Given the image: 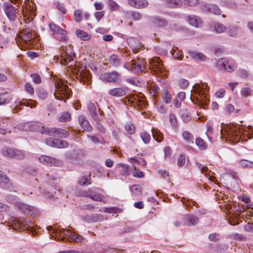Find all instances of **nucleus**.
Wrapping results in <instances>:
<instances>
[{
	"mask_svg": "<svg viewBox=\"0 0 253 253\" xmlns=\"http://www.w3.org/2000/svg\"><path fill=\"white\" fill-rule=\"evenodd\" d=\"M68 146V143L64 140L56 139V146L55 147L59 148H64Z\"/></svg>",
	"mask_w": 253,
	"mask_h": 253,
	"instance_id": "43",
	"label": "nucleus"
},
{
	"mask_svg": "<svg viewBox=\"0 0 253 253\" xmlns=\"http://www.w3.org/2000/svg\"><path fill=\"white\" fill-rule=\"evenodd\" d=\"M169 120L171 125L173 127H176L177 126V119L175 116L173 114H169Z\"/></svg>",
	"mask_w": 253,
	"mask_h": 253,
	"instance_id": "60",
	"label": "nucleus"
},
{
	"mask_svg": "<svg viewBox=\"0 0 253 253\" xmlns=\"http://www.w3.org/2000/svg\"><path fill=\"white\" fill-rule=\"evenodd\" d=\"M133 176L138 178H142L144 176V174L141 171L135 168L133 172Z\"/></svg>",
	"mask_w": 253,
	"mask_h": 253,
	"instance_id": "64",
	"label": "nucleus"
},
{
	"mask_svg": "<svg viewBox=\"0 0 253 253\" xmlns=\"http://www.w3.org/2000/svg\"><path fill=\"white\" fill-rule=\"evenodd\" d=\"M217 64L219 66L221 64V68H223L224 70H226L229 72H232L236 68V66L234 64L231 65L229 64L228 61H226L223 59L218 60Z\"/></svg>",
	"mask_w": 253,
	"mask_h": 253,
	"instance_id": "19",
	"label": "nucleus"
},
{
	"mask_svg": "<svg viewBox=\"0 0 253 253\" xmlns=\"http://www.w3.org/2000/svg\"><path fill=\"white\" fill-rule=\"evenodd\" d=\"M239 165L243 168H253V162L248 160H242L239 162Z\"/></svg>",
	"mask_w": 253,
	"mask_h": 253,
	"instance_id": "40",
	"label": "nucleus"
},
{
	"mask_svg": "<svg viewBox=\"0 0 253 253\" xmlns=\"http://www.w3.org/2000/svg\"><path fill=\"white\" fill-rule=\"evenodd\" d=\"M126 92L127 87L126 86H121L110 89L108 93L111 96L121 97L125 95Z\"/></svg>",
	"mask_w": 253,
	"mask_h": 253,
	"instance_id": "14",
	"label": "nucleus"
},
{
	"mask_svg": "<svg viewBox=\"0 0 253 253\" xmlns=\"http://www.w3.org/2000/svg\"><path fill=\"white\" fill-rule=\"evenodd\" d=\"M195 144L201 150H204L207 148V144L205 141L201 138H197L196 139Z\"/></svg>",
	"mask_w": 253,
	"mask_h": 253,
	"instance_id": "37",
	"label": "nucleus"
},
{
	"mask_svg": "<svg viewBox=\"0 0 253 253\" xmlns=\"http://www.w3.org/2000/svg\"><path fill=\"white\" fill-rule=\"evenodd\" d=\"M252 92V89L249 87H244L241 90V93L242 95L245 97H247L251 95Z\"/></svg>",
	"mask_w": 253,
	"mask_h": 253,
	"instance_id": "49",
	"label": "nucleus"
},
{
	"mask_svg": "<svg viewBox=\"0 0 253 253\" xmlns=\"http://www.w3.org/2000/svg\"><path fill=\"white\" fill-rule=\"evenodd\" d=\"M38 97L41 99H45L48 96V94L46 91L43 88H39L37 90Z\"/></svg>",
	"mask_w": 253,
	"mask_h": 253,
	"instance_id": "41",
	"label": "nucleus"
},
{
	"mask_svg": "<svg viewBox=\"0 0 253 253\" xmlns=\"http://www.w3.org/2000/svg\"><path fill=\"white\" fill-rule=\"evenodd\" d=\"M156 25L159 27H165L167 25V22L164 19L156 18L154 21Z\"/></svg>",
	"mask_w": 253,
	"mask_h": 253,
	"instance_id": "48",
	"label": "nucleus"
},
{
	"mask_svg": "<svg viewBox=\"0 0 253 253\" xmlns=\"http://www.w3.org/2000/svg\"><path fill=\"white\" fill-rule=\"evenodd\" d=\"M186 20L192 26L195 27H201L203 23L201 18L196 15H189L186 17Z\"/></svg>",
	"mask_w": 253,
	"mask_h": 253,
	"instance_id": "15",
	"label": "nucleus"
},
{
	"mask_svg": "<svg viewBox=\"0 0 253 253\" xmlns=\"http://www.w3.org/2000/svg\"><path fill=\"white\" fill-rule=\"evenodd\" d=\"M47 230L48 231H52V233H56V235H58V240H60L61 239V237L62 235V233H63V232H64V228H62V229H55V228H53V227L52 226H47Z\"/></svg>",
	"mask_w": 253,
	"mask_h": 253,
	"instance_id": "38",
	"label": "nucleus"
},
{
	"mask_svg": "<svg viewBox=\"0 0 253 253\" xmlns=\"http://www.w3.org/2000/svg\"><path fill=\"white\" fill-rule=\"evenodd\" d=\"M209 11L214 14L220 15L221 14L220 9L215 5H211L208 8Z\"/></svg>",
	"mask_w": 253,
	"mask_h": 253,
	"instance_id": "45",
	"label": "nucleus"
},
{
	"mask_svg": "<svg viewBox=\"0 0 253 253\" xmlns=\"http://www.w3.org/2000/svg\"><path fill=\"white\" fill-rule=\"evenodd\" d=\"M182 137L187 143L189 144H194V136L188 131H184L182 133Z\"/></svg>",
	"mask_w": 253,
	"mask_h": 253,
	"instance_id": "32",
	"label": "nucleus"
},
{
	"mask_svg": "<svg viewBox=\"0 0 253 253\" xmlns=\"http://www.w3.org/2000/svg\"><path fill=\"white\" fill-rule=\"evenodd\" d=\"M226 29V27L222 24L217 23L214 25V30L217 33H222L225 31Z\"/></svg>",
	"mask_w": 253,
	"mask_h": 253,
	"instance_id": "42",
	"label": "nucleus"
},
{
	"mask_svg": "<svg viewBox=\"0 0 253 253\" xmlns=\"http://www.w3.org/2000/svg\"><path fill=\"white\" fill-rule=\"evenodd\" d=\"M141 18L142 15L139 12L133 11L131 13V18L133 20H139Z\"/></svg>",
	"mask_w": 253,
	"mask_h": 253,
	"instance_id": "59",
	"label": "nucleus"
},
{
	"mask_svg": "<svg viewBox=\"0 0 253 253\" xmlns=\"http://www.w3.org/2000/svg\"><path fill=\"white\" fill-rule=\"evenodd\" d=\"M31 131H36L41 132L42 134H44L45 130L48 127H45L40 122H31Z\"/></svg>",
	"mask_w": 253,
	"mask_h": 253,
	"instance_id": "20",
	"label": "nucleus"
},
{
	"mask_svg": "<svg viewBox=\"0 0 253 253\" xmlns=\"http://www.w3.org/2000/svg\"><path fill=\"white\" fill-rule=\"evenodd\" d=\"M189 55L196 61H204L206 60V56L202 53L195 51H190Z\"/></svg>",
	"mask_w": 253,
	"mask_h": 253,
	"instance_id": "29",
	"label": "nucleus"
},
{
	"mask_svg": "<svg viewBox=\"0 0 253 253\" xmlns=\"http://www.w3.org/2000/svg\"><path fill=\"white\" fill-rule=\"evenodd\" d=\"M56 139H54L52 138H47L45 139V142L47 145L55 147Z\"/></svg>",
	"mask_w": 253,
	"mask_h": 253,
	"instance_id": "58",
	"label": "nucleus"
},
{
	"mask_svg": "<svg viewBox=\"0 0 253 253\" xmlns=\"http://www.w3.org/2000/svg\"><path fill=\"white\" fill-rule=\"evenodd\" d=\"M75 55L74 53L70 52L69 53L67 51L65 52V54L61 57V62L62 64H67L71 61L73 60V57Z\"/></svg>",
	"mask_w": 253,
	"mask_h": 253,
	"instance_id": "25",
	"label": "nucleus"
},
{
	"mask_svg": "<svg viewBox=\"0 0 253 253\" xmlns=\"http://www.w3.org/2000/svg\"><path fill=\"white\" fill-rule=\"evenodd\" d=\"M126 130L129 134H133L135 132V126L131 123H127L125 126Z\"/></svg>",
	"mask_w": 253,
	"mask_h": 253,
	"instance_id": "51",
	"label": "nucleus"
},
{
	"mask_svg": "<svg viewBox=\"0 0 253 253\" xmlns=\"http://www.w3.org/2000/svg\"><path fill=\"white\" fill-rule=\"evenodd\" d=\"M116 169L120 172L122 175H128L129 174L130 169L127 165L119 163L116 166Z\"/></svg>",
	"mask_w": 253,
	"mask_h": 253,
	"instance_id": "22",
	"label": "nucleus"
},
{
	"mask_svg": "<svg viewBox=\"0 0 253 253\" xmlns=\"http://www.w3.org/2000/svg\"><path fill=\"white\" fill-rule=\"evenodd\" d=\"M220 131L222 138L237 143L242 138L241 133L243 134V126L233 124L222 125Z\"/></svg>",
	"mask_w": 253,
	"mask_h": 253,
	"instance_id": "1",
	"label": "nucleus"
},
{
	"mask_svg": "<svg viewBox=\"0 0 253 253\" xmlns=\"http://www.w3.org/2000/svg\"><path fill=\"white\" fill-rule=\"evenodd\" d=\"M150 63L151 65L152 71L156 75L166 76L165 69L163 64L159 57H154L151 59Z\"/></svg>",
	"mask_w": 253,
	"mask_h": 253,
	"instance_id": "8",
	"label": "nucleus"
},
{
	"mask_svg": "<svg viewBox=\"0 0 253 253\" xmlns=\"http://www.w3.org/2000/svg\"><path fill=\"white\" fill-rule=\"evenodd\" d=\"M180 116L182 120L185 122H188L191 119L190 113L186 109H182L181 110Z\"/></svg>",
	"mask_w": 253,
	"mask_h": 253,
	"instance_id": "33",
	"label": "nucleus"
},
{
	"mask_svg": "<svg viewBox=\"0 0 253 253\" xmlns=\"http://www.w3.org/2000/svg\"><path fill=\"white\" fill-rule=\"evenodd\" d=\"M15 149L6 148L3 149L1 151V154L3 156L8 157L14 158Z\"/></svg>",
	"mask_w": 253,
	"mask_h": 253,
	"instance_id": "36",
	"label": "nucleus"
},
{
	"mask_svg": "<svg viewBox=\"0 0 253 253\" xmlns=\"http://www.w3.org/2000/svg\"><path fill=\"white\" fill-rule=\"evenodd\" d=\"M103 211L108 213H117L120 212V210L118 208L112 207L110 208H105Z\"/></svg>",
	"mask_w": 253,
	"mask_h": 253,
	"instance_id": "61",
	"label": "nucleus"
},
{
	"mask_svg": "<svg viewBox=\"0 0 253 253\" xmlns=\"http://www.w3.org/2000/svg\"><path fill=\"white\" fill-rule=\"evenodd\" d=\"M79 122L82 128L84 130L89 131L92 129L91 126L89 124L88 122L84 116H81L79 117Z\"/></svg>",
	"mask_w": 253,
	"mask_h": 253,
	"instance_id": "21",
	"label": "nucleus"
},
{
	"mask_svg": "<svg viewBox=\"0 0 253 253\" xmlns=\"http://www.w3.org/2000/svg\"><path fill=\"white\" fill-rule=\"evenodd\" d=\"M74 17L75 20L77 22H80L82 21L83 16H82V12L81 10L77 9L74 12Z\"/></svg>",
	"mask_w": 253,
	"mask_h": 253,
	"instance_id": "50",
	"label": "nucleus"
},
{
	"mask_svg": "<svg viewBox=\"0 0 253 253\" xmlns=\"http://www.w3.org/2000/svg\"><path fill=\"white\" fill-rule=\"evenodd\" d=\"M141 137L145 143H148L151 139V136L146 131H143L140 134Z\"/></svg>",
	"mask_w": 253,
	"mask_h": 253,
	"instance_id": "47",
	"label": "nucleus"
},
{
	"mask_svg": "<svg viewBox=\"0 0 253 253\" xmlns=\"http://www.w3.org/2000/svg\"><path fill=\"white\" fill-rule=\"evenodd\" d=\"M88 109L92 118L95 121H98V115L96 111V107L93 103H89L88 105Z\"/></svg>",
	"mask_w": 253,
	"mask_h": 253,
	"instance_id": "30",
	"label": "nucleus"
},
{
	"mask_svg": "<svg viewBox=\"0 0 253 253\" xmlns=\"http://www.w3.org/2000/svg\"><path fill=\"white\" fill-rule=\"evenodd\" d=\"M149 87L150 90V92L153 94V95H155L159 92V88L157 85H156L154 84H151Z\"/></svg>",
	"mask_w": 253,
	"mask_h": 253,
	"instance_id": "57",
	"label": "nucleus"
},
{
	"mask_svg": "<svg viewBox=\"0 0 253 253\" xmlns=\"http://www.w3.org/2000/svg\"><path fill=\"white\" fill-rule=\"evenodd\" d=\"M244 211L241 212V216L244 219H248L253 216V209L249 207L247 205L243 206Z\"/></svg>",
	"mask_w": 253,
	"mask_h": 253,
	"instance_id": "27",
	"label": "nucleus"
},
{
	"mask_svg": "<svg viewBox=\"0 0 253 253\" xmlns=\"http://www.w3.org/2000/svg\"><path fill=\"white\" fill-rule=\"evenodd\" d=\"M81 76L82 78L83 81L85 82L88 84V82H89L91 78L90 74L87 71H84L81 72Z\"/></svg>",
	"mask_w": 253,
	"mask_h": 253,
	"instance_id": "44",
	"label": "nucleus"
},
{
	"mask_svg": "<svg viewBox=\"0 0 253 253\" xmlns=\"http://www.w3.org/2000/svg\"><path fill=\"white\" fill-rule=\"evenodd\" d=\"M99 78L101 81L109 83L118 84L121 82V75L116 71L101 73Z\"/></svg>",
	"mask_w": 253,
	"mask_h": 253,
	"instance_id": "6",
	"label": "nucleus"
},
{
	"mask_svg": "<svg viewBox=\"0 0 253 253\" xmlns=\"http://www.w3.org/2000/svg\"><path fill=\"white\" fill-rule=\"evenodd\" d=\"M207 84H195L194 86V92L197 94L199 97L196 96L197 101H198L199 105L205 106L208 105L209 99L208 97L207 89Z\"/></svg>",
	"mask_w": 253,
	"mask_h": 253,
	"instance_id": "3",
	"label": "nucleus"
},
{
	"mask_svg": "<svg viewBox=\"0 0 253 253\" xmlns=\"http://www.w3.org/2000/svg\"><path fill=\"white\" fill-rule=\"evenodd\" d=\"M82 152L80 150H72L66 154L67 160L72 163L80 165V159L82 156Z\"/></svg>",
	"mask_w": 253,
	"mask_h": 253,
	"instance_id": "10",
	"label": "nucleus"
},
{
	"mask_svg": "<svg viewBox=\"0 0 253 253\" xmlns=\"http://www.w3.org/2000/svg\"><path fill=\"white\" fill-rule=\"evenodd\" d=\"M55 91L54 93L55 98L58 100H63L68 99L71 94V89L66 82L59 80L55 84Z\"/></svg>",
	"mask_w": 253,
	"mask_h": 253,
	"instance_id": "2",
	"label": "nucleus"
},
{
	"mask_svg": "<svg viewBox=\"0 0 253 253\" xmlns=\"http://www.w3.org/2000/svg\"><path fill=\"white\" fill-rule=\"evenodd\" d=\"M108 4L112 10H116L120 7L119 5L115 1L112 0H108Z\"/></svg>",
	"mask_w": 253,
	"mask_h": 253,
	"instance_id": "56",
	"label": "nucleus"
},
{
	"mask_svg": "<svg viewBox=\"0 0 253 253\" xmlns=\"http://www.w3.org/2000/svg\"><path fill=\"white\" fill-rule=\"evenodd\" d=\"M18 5L14 7L11 3L5 2L3 3V9L7 18L11 20L15 21L17 18V14L19 10L18 9Z\"/></svg>",
	"mask_w": 253,
	"mask_h": 253,
	"instance_id": "7",
	"label": "nucleus"
},
{
	"mask_svg": "<svg viewBox=\"0 0 253 253\" xmlns=\"http://www.w3.org/2000/svg\"><path fill=\"white\" fill-rule=\"evenodd\" d=\"M209 239L211 241L217 242L219 241L220 235L219 234L215 233L211 234L209 236Z\"/></svg>",
	"mask_w": 253,
	"mask_h": 253,
	"instance_id": "54",
	"label": "nucleus"
},
{
	"mask_svg": "<svg viewBox=\"0 0 253 253\" xmlns=\"http://www.w3.org/2000/svg\"><path fill=\"white\" fill-rule=\"evenodd\" d=\"M127 1L130 6L136 8H143L148 4L146 0H128Z\"/></svg>",
	"mask_w": 253,
	"mask_h": 253,
	"instance_id": "16",
	"label": "nucleus"
},
{
	"mask_svg": "<svg viewBox=\"0 0 253 253\" xmlns=\"http://www.w3.org/2000/svg\"><path fill=\"white\" fill-rule=\"evenodd\" d=\"M31 77L32 78L33 82L35 84H40L41 82V78L40 76L36 73L33 74L31 75Z\"/></svg>",
	"mask_w": 253,
	"mask_h": 253,
	"instance_id": "62",
	"label": "nucleus"
},
{
	"mask_svg": "<svg viewBox=\"0 0 253 253\" xmlns=\"http://www.w3.org/2000/svg\"><path fill=\"white\" fill-rule=\"evenodd\" d=\"M13 225L15 229L19 228L23 230H29L33 235L34 234V228L32 225L33 224L32 220L25 217L15 218L13 221Z\"/></svg>",
	"mask_w": 253,
	"mask_h": 253,
	"instance_id": "4",
	"label": "nucleus"
},
{
	"mask_svg": "<svg viewBox=\"0 0 253 253\" xmlns=\"http://www.w3.org/2000/svg\"><path fill=\"white\" fill-rule=\"evenodd\" d=\"M128 42L132 48L133 52L136 53L141 47V44L135 38H131L128 39Z\"/></svg>",
	"mask_w": 253,
	"mask_h": 253,
	"instance_id": "23",
	"label": "nucleus"
},
{
	"mask_svg": "<svg viewBox=\"0 0 253 253\" xmlns=\"http://www.w3.org/2000/svg\"><path fill=\"white\" fill-rule=\"evenodd\" d=\"M39 161L47 166H59L62 165V161L45 155H42L39 158Z\"/></svg>",
	"mask_w": 253,
	"mask_h": 253,
	"instance_id": "13",
	"label": "nucleus"
},
{
	"mask_svg": "<svg viewBox=\"0 0 253 253\" xmlns=\"http://www.w3.org/2000/svg\"><path fill=\"white\" fill-rule=\"evenodd\" d=\"M151 132L153 138L158 142H161L163 140L164 137L163 134L160 130L157 128H152L151 129Z\"/></svg>",
	"mask_w": 253,
	"mask_h": 253,
	"instance_id": "26",
	"label": "nucleus"
},
{
	"mask_svg": "<svg viewBox=\"0 0 253 253\" xmlns=\"http://www.w3.org/2000/svg\"><path fill=\"white\" fill-rule=\"evenodd\" d=\"M36 102L32 100H30L26 102H21L19 103L20 106L25 105L26 106H29L31 108H33L36 106Z\"/></svg>",
	"mask_w": 253,
	"mask_h": 253,
	"instance_id": "53",
	"label": "nucleus"
},
{
	"mask_svg": "<svg viewBox=\"0 0 253 253\" xmlns=\"http://www.w3.org/2000/svg\"><path fill=\"white\" fill-rule=\"evenodd\" d=\"M198 221V217L193 214L186 215L183 220L184 224L188 226L195 225Z\"/></svg>",
	"mask_w": 253,
	"mask_h": 253,
	"instance_id": "17",
	"label": "nucleus"
},
{
	"mask_svg": "<svg viewBox=\"0 0 253 253\" xmlns=\"http://www.w3.org/2000/svg\"><path fill=\"white\" fill-rule=\"evenodd\" d=\"M25 157L24 153L19 150L15 149L14 158L17 159H23Z\"/></svg>",
	"mask_w": 253,
	"mask_h": 253,
	"instance_id": "52",
	"label": "nucleus"
},
{
	"mask_svg": "<svg viewBox=\"0 0 253 253\" xmlns=\"http://www.w3.org/2000/svg\"><path fill=\"white\" fill-rule=\"evenodd\" d=\"M20 36L22 40L25 42L27 44H33L36 41V33L33 30L29 28L23 30Z\"/></svg>",
	"mask_w": 253,
	"mask_h": 253,
	"instance_id": "9",
	"label": "nucleus"
},
{
	"mask_svg": "<svg viewBox=\"0 0 253 253\" xmlns=\"http://www.w3.org/2000/svg\"><path fill=\"white\" fill-rule=\"evenodd\" d=\"M78 183L82 186L86 184H90L91 183L90 175H84L81 177L78 181Z\"/></svg>",
	"mask_w": 253,
	"mask_h": 253,
	"instance_id": "39",
	"label": "nucleus"
},
{
	"mask_svg": "<svg viewBox=\"0 0 253 253\" xmlns=\"http://www.w3.org/2000/svg\"><path fill=\"white\" fill-rule=\"evenodd\" d=\"M44 134L55 137L65 138L69 135V132L68 130L64 129L48 127V128L45 130Z\"/></svg>",
	"mask_w": 253,
	"mask_h": 253,
	"instance_id": "12",
	"label": "nucleus"
},
{
	"mask_svg": "<svg viewBox=\"0 0 253 253\" xmlns=\"http://www.w3.org/2000/svg\"><path fill=\"white\" fill-rule=\"evenodd\" d=\"M70 119L71 115L68 112H64L61 113L57 117L58 120L61 122L69 121Z\"/></svg>",
	"mask_w": 253,
	"mask_h": 253,
	"instance_id": "35",
	"label": "nucleus"
},
{
	"mask_svg": "<svg viewBox=\"0 0 253 253\" xmlns=\"http://www.w3.org/2000/svg\"><path fill=\"white\" fill-rule=\"evenodd\" d=\"M60 239L64 241L68 240L70 242L75 241L79 243H81L83 240V238L81 236L70 231L69 230H66L65 229Z\"/></svg>",
	"mask_w": 253,
	"mask_h": 253,
	"instance_id": "11",
	"label": "nucleus"
},
{
	"mask_svg": "<svg viewBox=\"0 0 253 253\" xmlns=\"http://www.w3.org/2000/svg\"><path fill=\"white\" fill-rule=\"evenodd\" d=\"M77 36L82 40L86 41L90 39V36L81 30H77L76 32Z\"/></svg>",
	"mask_w": 253,
	"mask_h": 253,
	"instance_id": "34",
	"label": "nucleus"
},
{
	"mask_svg": "<svg viewBox=\"0 0 253 253\" xmlns=\"http://www.w3.org/2000/svg\"><path fill=\"white\" fill-rule=\"evenodd\" d=\"M109 62L114 67H117L121 64V59L118 55L113 54L110 56Z\"/></svg>",
	"mask_w": 253,
	"mask_h": 253,
	"instance_id": "28",
	"label": "nucleus"
},
{
	"mask_svg": "<svg viewBox=\"0 0 253 253\" xmlns=\"http://www.w3.org/2000/svg\"><path fill=\"white\" fill-rule=\"evenodd\" d=\"M146 64L144 59L137 58L132 60L130 64H125L124 67L134 73H140L145 69Z\"/></svg>",
	"mask_w": 253,
	"mask_h": 253,
	"instance_id": "5",
	"label": "nucleus"
},
{
	"mask_svg": "<svg viewBox=\"0 0 253 253\" xmlns=\"http://www.w3.org/2000/svg\"><path fill=\"white\" fill-rule=\"evenodd\" d=\"M19 209L21 212L25 214H31L32 216H33V213L35 214L36 212L37 211V210L36 208L25 204H21Z\"/></svg>",
	"mask_w": 253,
	"mask_h": 253,
	"instance_id": "18",
	"label": "nucleus"
},
{
	"mask_svg": "<svg viewBox=\"0 0 253 253\" xmlns=\"http://www.w3.org/2000/svg\"><path fill=\"white\" fill-rule=\"evenodd\" d=\"M67 32L61 29L59 32L55 33V38L59 41H65L67 40L68 38L66 34Z\"/></svg>",
	"mask_w": 253,
	"mask_h": 253,
	"instance_id": "31",
	"label": "nucleus"
},
{
	"mask_svg": "<svg viewBox=\"0 0 253 253\" xmlns=\"http://www.w3.org/2000/svg\"><path fill=\"white\" fill-rule=\"evenodd\" d=\"M238 31V27L236 26H230L229 27L227 34L231 37H234L236 35Z\"/></svg>",
	"mask_w": 253,
	"mask_h": 253,
	"instance_id": "46",
	"label": "nucleus"
},
{
	"mask_svg": "<svg viewBox=\"0 0 253 253\" xmlns=\"http://www.w3.org/2000/svg\"><path fill=\"white\" fill-rule=\"evenodd\" d=\"M162 98L164 102L169 104L172 97V94L167 89H163L162 91Z\"/></svg>",
	"mask_w": 253,
	"mask_h": 253,
	"instance_id": "24",
	"label": "nucleus"
},
{
	"mask_svg": "<svg viewBox=\"0 0 253 253\" xmlns=\"http://www.w3.org/2000/svg\"><path fill=\"white\" fill-rule=\"evenodd\" d=\"M172 56L175 59L181 60L182 58L183 54L181 51L173 49L172 51Z\"/></svg>",
	"mask_w": 253,
	"mask_h": 253,
	"instance_id": "55",
	"label": "nucleus"
},
{
	"mask_svg": "<svg viewBox=\"0 0 253 253\" xmlns=\"http://www.w3.org/2000/svg\"><path fill=\"white\" fill-rule=\"evenodd\" d=\"M9 181L8 177L2 171L0 170V182L7 183Z\"/></svg>",
	"mask_w": 253,
	"mask_h": 253,
	"instance_id": "63",
	"label": "nucleus"
}]
</instances>
